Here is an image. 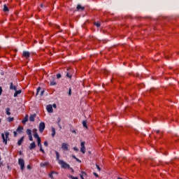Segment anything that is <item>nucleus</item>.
Wrapping results in <instances>:
<instances>
[{"mask_svg": "<svg viewBox=\"0 0 179 179\" xmlns=\"http://www.w3.org/2000/svg\"><path fill=\"white\" fill-rule=\"evenodd\" d=\"M55 155H56V160H57L58 164L62 166V169H71V166L66 162H64L62 159H59V152L58 151H55Z\"/></svg>", "mask_w": 179, "mask_h": 179, "instance_id": "obj_1", "label": "nucleus"}, {"mask_svg": "<svg viewBox=\"0 0 179 179\" xmlns=\"http://www.w3.org/2000/svg\"><path fill=\"white\" fill-rule=\"evenodd\" d=\"M1 138L3 139V143L8 145V141H10V138H9V131H6L4 133H2Z\"/></svg>", "mask_w": 179, "mask_h": 179, "instance_id": "obj_2", "label": "nucleus"}, {"mask_svg": "<svg viewBox=\"0 0 179 179\" xmlns=\"http://www.w3.org/2000/svg\"><path fill=\"white\" fill-rule=\"evenodd\" d=\"M18 164L20 166L21 171H23V170H24V160L22 158H20L18 159Z\"/></svg>", "mask_w": 179, "mask_h": 179, "instance_id": "obj_3", "label": "nucleus"}, {"mask_svg": "<svg viewBox=\"0 0 179 179\" xmlns=\"http://www.w3.org/2000/svg\"><path fill=\"white\" fill-rule=\"evenodd\" d=\"M44 129H45V123L41 122L39 124V132H41V134H43V132H44Z\"/></svg>", "mask_w": 179, "mask_h": 179, "instance_id": "obj_4", "label": "nucleus"}, {"mask_svg": "<svg viewBox=\"0 0 179 179\" xmlns=\"http://www.w3.org/2000/svg\"><path fill=\"white\" fill-rule=\"evenodd\" d=\"M62 149L64 150V152H67V150H69V145L66 143H63L62 144Z\"/></svg>", "mask_w": 179, "mask_h": 179, "instance_id": "obj_5", "label": "nucleus"}, {"mask_svg": "<svg viewBox=\"0 0 179 179\" xmlns=\"http://www.w3.org/2000/svg\"><path fill=\"white\" fill-rule=\"evenodd\" d=\"M85 141H82L80 143V152H82V153L83 155H85V152H86V147L85 146Z\"/></svg>", "mask_w": 179, "mask_h": 179, "instance_id": "obj_6", "label": "nucleus"}, {"mask_svg": "<svg viewBox=\"0 0 179 179\" xmlns=\"http://www.w3.org/2000/svg\"><path fill=\"white\" fill-rule=\"evenodd\" d=\"M38 146L40 148V152H42V153H45L44 150L43 149V145H41V139L37 140Z\"/></svg>", "mask_w": 179, "mask_h": 179, "instance_id": "obj_7", "label": "nucleus"}, {"mask_svg": "<svg viewBox=\"0 0 179 179\" xmlns=\"http://www.w3.org/2000/svg\"><path fill=\"white\" fill-rule=\"evenodd\" d=\"M22 57L28 59V58H30V52L29 51H23Z\"/></svg>", "mask_w": 179, "mask_h": 179, "instance_id": "obj_8", "label": "nucleus"}, {"mask_svg": "<svg viewBox=\"0 0 179 179\" xmlns=\"http://www.w3.org/2000/svg\"><path fill=\"white\" fill-rule=\"evenodd\" d=\"M46 110L48 111V113H53V109H52V105H48L46 106Z\"/></svg>", "mask_w": 179, "mask_h": 179, "instance_id": "obj_9", "label": "nucleus"}, {"mask_svg": "<svg viewBox=\"0 0 179 179\" xmlns=\"http://www.w3.org/2000/svg\"><path fill=\"white\" fill-rule=\"evenodd\" d=\"M36 148V142L33 141L29 146V150H33Z\"/></svg>", "mask_w": 179, "mask_h": 179, "instance_id": "obj_10", "label": "nucleus"}, {"mask_svg": "<svg viewBox=\"0 0 179 179\" xmlns=\"http://www.w3.org/2000/svg\"><path fill=\"white\" fill-rule=\"evenodd\" d=\"M17 87H16V85H13V83H10V90H17Z\"/></svg>", "mask_w": 179, "mask_h": 179, "instance_id": "obj_11", "label": "nucleus"}, {"mask_svg": "<svg viewBox=\"0 0 179 179\" xmlns=\"http://www.w3.org/2000/svg\"><path fill=\"white\" fill-rule=\"evenodd\" d=\"M77 10L80 11V12L85 10V6H82V5L78 4L77 6Z\"/></svg>", "mask_w": 179, "mask_h": 179, "instance_id": "obj_12", "label": "nucleus"}, {"mask_svg": "<svg viewBox=\"0 0 179 179\" xmlns=\"http://www.w3.org/2000/svg\"><path fill=\"white\" fill-rule=\"evenodd\" d=\"M22 93V90H15V93H14V97H17L18 94H20Z\"/></svg>", "mask_w": 179, "mask_h": 179, "instance_id": "obj_13", "label": "nucleus"}, {"mask_svg": "<svg viewBox=\"0 0 179 179\" xmlns=\"http://www.w3.org/2000/svg\"><path fill=\"white\" fill-rule=\"evenodd\" d=\"M35 118H36V114L31 115L29 116V121H31V122H34Z\"/></svg>", "mask_w": 179, "mask_h": 179, "instance_id": "obj_14", "label": "nucleus"}, {"mask_svg": "<svg viewBox=\"0 0 179 179\" xmlns=\"http://www.w3.org/2000/svg\"><path fill=\"white\" fill-rule=\"evenodd\" d=\"M23 141H24V136H22L21 139L18 140L17 141L18 146H22V143H23Z\"/></svg>", "mask_w": 179, "mask_h": 179, "instance_id": "obj_15", "label": "nucleus"}, {"mask_svg": "<svg viewBox=\"0 0 179 179\" xmlns=\"http://www.w3.org/2000/svg\"><path fill=\"white\" fill-rule=\"evenodd\" d=\"M53 174H57V175L58 173H57V172L54 171H51V173H50L48 174L50 178L54 179V176H53Z\"/></svg>", "mask_w": 179, "mask_h": 179, "instance_id": "obj_16", "label": "nucleus"}, {"mask_svg": "<svg viewBox=\"0 0 179 179\" xmlns=\"http://www.w3.org/2000/svg\"><path fill=\"white\" fill-rule=\"evenodd\" d=\"M29 121V115H26L24 120L22 121V124H26Z\"/></svg>", "mask_w": 179, "mask_h": 179, "instance_id": "obj_17", "label": "nucleus"}, {"mask_svg": "<svg viewBox=\"0 0 179 179\" xmlns=\"http://www.w3.org/2000/svg\"><path fill=\"white\" fill-rule=\"evenodd\" d=\"M22 131H23V127L19 126L17 128V132H18V134H22Z\"/></svg>", "mask_w": 179, "mask_h": 179, "instance_id": "obj_18", "label": "nucleus"}, {"mask_svg": "<svg viewBox=\"0 0 179 179\" xmlns=\"http://www.w3.org/2000/svg\"><path fill=\"white\" fill-rule=\"evenodd\" d=\"M50 86H57V82H55V79H53L50 81Z\"/></svg>", "mask_w": 179, "mask_h": 179, "instance_id": "obj_19", "label": "nucleus"}, {"mask_svg": "<svg viewBox=\"0 0 179 179\" xmlns=\"http://www.w3.org/2000/svg\"><path fill=\"white\" fill-rule=\"evenodd\" d=\"M3 12H9V8H8V6H6V4L3 5Z\"/></svg>", "mask_w": 179, "mask_h": 179, "instance_id": "obj_20", "label": "nucleus"}, {"mask_svg": "<svg viewBox=\"0 0 179 179\" xmlns=\"http://www.w3.org/2000/svg\"><path fill=\"white\" fill-rule=\"evenodd\" d=\"M83 126L84 127V128H86V129H87V120L83 121Z\"/></svg>", "mask_w": 179, "mask_h": 179, "instance_id": "obj_21", "label": "nucleus"}, {"mask_svg": "<svg viewBox=\"0 0 179 179\" xmlns=\"http://www.w3.org/2000/svg\"><path fill=\"white\" fill-rule=\"evenodd\" d=\"M34 137L36 139H37V141H38V139H41V138H40V136H38V134H37V132H35V133L34 134Z\"/></svg>", "mask_w": 179, "mask_h": 179, "instance_id": "obj_22", "label": "nucleus"}, {"mask_svg": "<svg viewBox=\"0 0 179 179\" xmlns=\"http://www.w3.org/2000/svg\"><path fill=\"white\" fill-rule=\"evenodd\" d=\"M49 163L48 162H41L40 164L41 167H45V166H48Z\"/></svg>", "mask_w": 179, "mask_h": 179, "instance_id": "obj_23", "label": "nucleus"}, {"mask_svg": "<svg viewBox=\"0 0 179 179\" xmlns=\"http://www.w3.org/2000/svg\"><path fill=\"white\" fill-rule=\"evenodd\" d=\"M6 114L7 115H10V108H6Z\"/></svg>", "mask_w": 179, "mask_h": 179, "instance_id": "obj_24", "label": "nucleus"}, {"mask_svg": "<svg viewBox=\"0 0 179 179\" xmlns=\"http://www.w3.org/2000/svg\"><path fill=\"white\" fill-rule=\"evenodd\" d=\"M52 136L54 138L55 136V128L52 127Z\"/></svg>", "mask_w": 179, "mask_h": 179, "instance_id": "obj_25", "label": "nucleus"}, {"mask_svg": "<svg viewBox=\"0 0 179 179\" xmlns=\"http://www.w3.org/2000/svg\"><path fill=\"white\" fill-rule=\"evenodd\" d=\"M27 134L28 136H31V130L30 129H27Z\"/></svg>", "mask_w": 179, "mask_h": 179, "instance_id": "obj_26", "label": "nucleus"}, {"mask_svg": "<svg viewBox=\"0 0 179 179\" xmlns=\"http://www.w3.org/2000/svg\"><path fill=\"white\" fill-rule=\"evenodd\" d=\"M13 120H15V118H14V117H8L7 118V121H8V122H12L13 121Z\"/></svg>", "mask_w": 179, "mask_h": 179, "instance_id": "obj_27", "label": "nucleus"}, {"mask_svg": "<svg viewBox=\"0 0 179 179\" xmlns=\"http://www.w3.org/2000/svg\"><path fill=\"white\" fill-rule=\"evenodd\" d=\"M94 26H96V27H100L101 26V23L99 22H96L94 23Z\"/></svg>", "mask_w": 179, "mask_h": 179, "instance_id": "obj_28", "label": "nucleus"}, {"mask_svg": "<svg viewBox=\"0 0 179 179\" xmlns=\"http://www.w3.org/2000/svg\"><path fill=\"white\" fill-rule=\"evenodd\" d=\"M83 177H87V173H86V172L85 171H81V174H80Z\"/></svg>", "mask_w": 179, "mask_h": 179, "instance_id": "obj_29", "label": "nucleus"}, {"mask_svg": "<svg viewBox=\"0 0 179 179\" xmlns=\"http://www.w3.org/2000/svg\"><path fill=\"white\" fill-rule=\"evenodd\" d=\"M66 76L69 78V79L72 78V74L71 73H66Z\"/></svg>", "mask_w": 179, "mask_h": 179, "instance_id": "obj_30", "label": "nucleus"}, {"mask_svg": "<svg viewBox=\"0 0 179 179\" xmlns=\"http://www.w3.org/2000/svg\"><path fill=\"white\" fill-rule=\"evenodd\" d=\"M69 178H71V179H79V178H76V177L73 176L72 175H69Z\"/></svg>", "mask_w": 179, "mask_h": 179, "instance_id": "obj_31", "label": "nucleus"}, {"mask_svg": "<svg viewBox=\"0 0 179 179\" xmlns=\"http://www.w3.org/2000/svg\"><path fill=\"white\" fill-rule=\"evenodd\" d=\"M41 90V87H38L37 89V92H36V96H37V94H38V93H40Z\"/></svg>", "mask_w": 179, "mask_h": 179, "instance_id": "obj_32", "label": "nucleus"}, {"mask_svg": "<svg viewBox=\"0 0 179 179\" xmlns=\"http://www.w3.org/2000/svg\"><path fill=\"white\" fill-rule=\"evenodd\" d=\"M72 94V89L70 87L69 89V96H71Z\"/></svg>", "mask_w": 179, "mask_h": 179, "instance_id": "obj_33", "label": "nucleus"}, {"mask_svg": "<svg viewBox=\"0 0 179 179\" xmlns=\"http://www.w3.org/2000/svg\"><path fill=\"white\" fill-rule=\"evenodd\" d=\"M96 166L98 171H101V169L100 168V166L99 165H96Z\"/></svg>", "mask_w": 179, "mask_h": 179, "instance_id": "obj_34", "label": "nucleus"}, {"mask_svg": "<svg viewBox=\"0 0 179 179\" xmlns=\"http://www.w3.org/2000/svg\"><path fill=\"white\" fill-rule=\"evenodd\" d=\"M61 78V73H57V79H60Z\"/></svg>", "mask_w": 179, "mask_h": 179, "instance_id": "obj_35", "label": "nucleus"}, {"mask_svg": "<svg viewBox=\"0 0 179 179\" xmlns=\"http://www.w3.org/2000/svg\"><path fill=\"white\" fill-rule=\"evenodd\" d=\"M61 122V117H58L57 119V125L59 124Z\"/></svg>", "mask_w": 179, "mask_h": 179, "instance_id": "obj_36", "label": "nucleus"}, {"mask_svg": "<svg viewBox=\"0 0 179 179\" xmlns=\"http://www.w3.org/2000/svg\"><path fill=\"white\" fill-rule=\"evenodd\" d=\"M73 150H75V152H79V148L74 147Z\"/></svg>", "mask_w": 179, "mask_h": 179, "instance_id": "obj_37", "label": "nucleus"}, {"mask_svg": "<svg viewBox=\"0 0 179 179\" xmlns=\"http://www.w3.org/2000/svg\"><path fill=\"white\" fill-rule=\"evenodd\" d=\"M29 140L32 141H33V136H29Z\"/></svg>", "mask_w": 179, "mask_h": 179, "instance_id": "obj_38", "label": "nucleus"}, {"mask_svg": "<svg viewBox=\"0 0 179 179\" xmlns=\"http://www.w3.org/2000/svg\"><path fill=\"white\" fill-rule=\"evenodd\" d=\"M13 134H14L15 138H16V136H17V131H13Z\"/></svg>", "mask_w": 179, "mask_h": 179, "instance_id": "obj_39", "label": "nucleus"}, {"mask_svg": "<svg viewBox=\"0 0 179 179\" xmlns=\"http://www.w3.org/2000/svg\"><path fill=\"white\" fill-rule=\"evenodd\" d=\"M44 146H48V141H45L44 142Z\"/></svg>", "mask_w": 179, "mask_h": 179, "instance_id": "obj_40", "label": "nucleus"}, {"mask_svg": "<svg viewBox=\"0 0 179 179\" xmlns=\"http://www.w3.org/2000/svg\"><path fill=\"white\" fill-rule=\"evenodd\" d=\"M27 169L28 170H31V166L30 165H27Z\"/></svg>", "mask_w": 179, "mask_h": 179, "instance_id": "obj_41", "label": "nucleus"}, {"mask_svg": "<svg viewBox=\"0 0 179 179\" xmlns=\"http://www.w3.org/2000/svg\"><path fill=\"white\" fill-rule=\"evenodd\" d=\"M76 162H78V163H82V161H80V159L76 158Z\"/></svg>", "mask_w": 179, "mask_h": 179, "instance_id": "obj_42", "label": "nucleus"}, {"mask_svg": "<svg viewBox=\"0 0 179 179\" xmlns=\"http://www.w3.org/2000/svg\"><path fill=\"white\" fill-rule=\"evenodd\" d=\"M52 107H53L54 108H57V104L54 103Z\"/></svg>", "mask_w": 179, "mask_h": 179, "instance_id": "obj_43", "label": "nucleus"}, {"mask_svg": "<svg viewBox=\"0 0 179 179\" xmlns=\"http://www.w3.org/2000/svg\"><path fill=\"white\" fill-rule=\"evenodd\" d=\"M44 94V90H42L41 92V96H43Z\"/></svg>", "mask_w": 179, "mask_h": 179, "instance_id": "obj_44", "label": "nucleus"}, {"mask_svg": "<svg viewBox=\"0 0 179 179\" xmlns=\"http://www.w3.org/2000/svg\"><path fill=\"white\" fill-rule=\"evenodd\" d=\"M57 125H58V127H59V129H62V127L61 126V124H57Z\"/></svg>", "mask_w": 179, "mask_h": 179, "instance_id": "obj_45", "label": "nucleus"}, {"mask_svg": "<svg viewBox=\"0 0 179 179\" xmlns=\"http://www.w3.org/2000/svg\"><path fill=\"white\" fill-rule=\"evenodd\" d=\"M103 72L104 73H108V71L107 69H105Z\"/></svg>", "mask_w": 179, "mask_h": 179, "instance_id": "obj_46", "label": "nucleus"}, {"mask_svg": "<svg viewBox=\"0 0 179 179\" xmlns=\"http://www.w3.org/2000/svg\"><path fill=\"white\" fill-rule=\"evenodd\" d=\"M0 94H2V87H0Z\"/></svg>", "mask_w": 179, "mask_h": 179, "instance_id": "obj_47", "label": "nucleus"}, {"mask_svg": "<svg viewBox=\"0 0 179 179\" xmlns=\"http://www.w3.org/2000/svg\"><path fill=\"white\" fill-rule=\"evenodd\" d=\"M94 176H95V177H99V175L96 173H94Z\"/></svg>", "mask_w": 179, "mask_h": 179, "instance_id": "obj_48", "label": "nucleus"}, {"mask_svg": "<svg viewBox=\"0 0 179 179\" xmlns=\"http://www.w3.org/2000/svg\"><path fill=\"white\" fill-rule=\"evenodd\" d=\"M71 132H72L73 134H76V130H72Z\"/></svg>", "mask_w": 179, "mask_h": 179, "instance_id": "obj_49", "label": "nucleus"}, {"mask_svg": "<svg viewBox=\"0 0 179 179\" xmlns=\"http://www.w3.org/2000/svg\"><path fill=\"white\" fill-rule=\"evenodd\" d=\"M72 157H73V159H75V160H76V159H77L76 156H75V155H72Z\"/></svg>", "mask_w": 179, "mask_h": 179, "instance_id": "obj_50", "label": "nucleus"}, {"mask_svg": "<svg viewBox=\"0 0 179 179\" xmlns=\"http://www.w3.org/2000/svg\"><path fill=\"white\" fill-rule=\"evenodd\" d=\"M156 132H157V134H160V131H159V130H157Z\"/></svg>", "mask_w": 179, "mask_h": 179, "instance_id": "obj_51", "label": "nucleus"}, {"mask_svg": "<svg viewBox=\"0 0 179 179\" xmlns=\"http://www.w3.org/2000/svg\"><path fill=\"white\" fill-rule=\"evenodd\" d=\"M19 154H20V155H22V151H20V152H19Z\"/></svg>", "mask_w": 179, "mask_h": 179, "instance_id": "obj_52", "label": "nucleus"}, {"mask_svg": "<svg viewBox=\"0 0 179 179\" xmlns=\"http://www.w3.org/2000/svg\"><path fill=\"white\" fill-rule=\"evenodd\" d=\"M166 59H169V57L166 56Z\"/></svg>", "mask_w": 179, "mask_h": 179, "instance_id": "obj_53", "label": "nucleus"}, {"mask_svg": "<svg viewBox=\"0 0 179 179\" xmlns=\"http://www.w3.org/2000/svg\"><path fill=\"white\" fill-rule=\"evenodd\" d=\"M0 122H1V119H0Z\"/></svg>", "mask_w": 179, "mask_h": 179, "instance_id": "obj_54", "label": "nucleus"}]
</instances>
